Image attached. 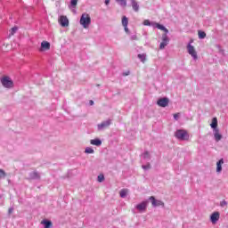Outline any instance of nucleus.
<instances>
[{
	"instance_id": "nucleus-1",
	"label": "nucleus",
	"mask_w": 228,
	"mask_h": 228,
	"mask_svg": "<svg viewBox=\"0 0 228 228\" xmlns=\"http://www.w3.org/2000/svg\"><path fill=\"white\" fill-rule=\"evenodd\" d=\"M175 137L180 142H188L190 140V133H188V130L178 129L175 132Z\"/></svg>"
},
{
	"instance_id": "nucleus-2",
	"label": "nucleus",
	"mask_w": 228,
	"mask_h": 228,
	"mask_svg": "<svg viewBox=\"0 0 228 228\" xmlns=\"http://www.w3.org/2000/svg\"><path fill=\"white\" fill-rule=\"evenodd\" d=\"M79 24L84 28V29H88L92 24V18L90 17V14L86 12L82 13Z\"/></svg>"
},
{
	"instance_id": "nucleus-3",
	"label": "nucleus",
	"mask_w": 228,
	"mask_h": 228,
	"mask_svg": "<svg viewBox=\"0 0 228 228\" xmlns=\"http://www.w3.org/2000/svg\"><path fill=\"white\" fill-rule=\"evenodd\" d=\"M187 53L194 60V61H197L199 60V53H197V49H195V46L191 45V43L187 45Z\"/></svg>"
},
{
	"instance_id": "nucleus-4",
	"label": "nucleus",
	"mask_w": 228,
	"mask_h": 228,
	"mask_svg": "<svg viewBox=\"0 0 228 228\" xmlns=\"http://www.w3.org/2000/svg\"><path fill=\"white\" fill-rule=\"evenodd\" d=\"M0 83L2 84L4 88H13V80H12L10 77H3L2 78H0Z\"/></svg>"
},
{
	"instance_id": "nucleus-5",
	"label": "nucleus",
	"mask_w": 228,
	"mask_h": 228,
	"mask_svg": "<svg viewBox=\"0 0 228 228\" xmlns=\"http://www.w3.org/2000/svg\"><path fill=\"white\" fill-rule=\"evenodd\" d=\"M149 200L151 201L152 208H165V201L158 200L154 196H151Z\"/></svg>"
},
{
	"instance_id": "nucleus-6",
	"label": "nucleus",
	"mask_w": 228,
	"mask_h": 228,
	"mask_svg": "<svg viewBox=\"0 0 228 228\" xmlns=\"http://www.w3.org/2000/svg\"><path fill=\"white\" fill-rule=\"evenodd\" d=\"M110 126H111V119H107L97 125V130L104 131V129H108V127H110Z\"/></svg>"
},
{
	"instance_id": "nucleus-7",
	"label": "nucleus",
	"mask_w": 228,
	"mask_h": 228,
	"mask_svg": "<svg viewBox=\"0 0 228 228\" xmlns=\"http://www.w3.org/2000/svg\"><path fill=\"white\" fill-rule=\"evenodd\" d=\"M161 40H162V42L159 45V49L161 51H163V49H165V47H167V45H168V44L170 42V38H168V35L162 34Z\"/></svg>"
},
{
	"instance_id": "nucleus-8",
	"label": "nucleus",
	"mask_w": 228,
	"mask_h": 228,
	"mask_svg": "<svg viewBox=\"0 0 228 228\" xmlns=\"http://www.w3.org/2000/svg\"><path fill=\"white\" fill-rule=\"evenodd\" d=\"M58 22L61 28H69V18L65 15H61L58 18Z\"/></svg>"
},
{
	"instance_id": "nucleus-9",
	"label": "nucleus",
	"mask_w": 228,
	"mask_h": 228,
	"mask_svg": "<svg viewBox=\"0 0 228 228\" xmlns=\"http://www.w3.org/2000/svg\"><path fill=\"white\" fill-rule=\"evenodd\" d=\"M169 103L170 99H168L167 97H163L157 101V104L158 106H159V108H167V106H168Z\"/></svg>"
},
{
	"instance_id": "nucleus-10",
	"label": "nucleus",
	"mask_w": 228,
	"mask_h": 228,
	"mask_svg": "<svg viewBox=\"0 0 228 228\" xmlns=\"http://www.w3.org/2000/svg\"><path fill=\"white\" fill-rule=\"evenodd\" d=\"M218 220H220V212L215 211L210 215V222L213 225H216L218 224Z\"/></svg>"
},
{
	"instance_id": "nucleus-11",
	"label": "nucleus",
	"mask_w": 228,
	"mask_h": 228,
	"mask_svg": "<svg viewBox=\"0 0 228 228\" xmlns=\"http://www.w3.org/2000/svg\"><path fill=\"white\" fill-rule=\"evenodd\" d=\"M28 181H39L40 173L37 171H31L28 173V176L27 177Z\"/></svg>"
},
{
	"instance_id": "nucleus-12",
	"label": "nucleus",
	"mask_w": 228,
	"mask_h": 228,
	"mask_svg": "<svg viewBox=\"0 0 228 228\" xmlns=\"http://www.w3.org/2000/svg\"><path fill=\"white\" fill-rule=\"evenodd\" d=\"M148 204H149V201H142L137 204L135 208L139 213H143L147 210Z\"/></svg>"
},
{
	"instance_id": "nucleus-13",
	"label": "nucleus",
	"mask_w": 228,
	"mask_h": 228,
	"mask_svg": "<svg viewBox=\"0 0 228 228\" xmlns=\"http://www.w3.org/2000/svg\"><path fill=\"white\" fill-rule=\"evenodd\" d=\"M51 49V43L47 41H42L41 46L39 48V53H45V51H49Z\"/></svg>"
},
{
	"instance_id": "nucleus-14",
	"label": "nucleus",
	"mask_w": 228,
	"mask_h": 228,
	"mask_svg": "<svg viewBox=\"0 0 228 228\" xmlns=\"http://www.w3.org/2000/svg\"><path fill=\"white\" fill-rule=\"evenodd\" d=\"M213 134H214V140L218 142L222 138H224V135L220 133V128H217L216 130H213Z\"/></svg>"
},
{
	"instance_id": "nucleus-15",
	"label": "nucleus",
	"mask_w": 228,
	"mask_h": 228,
	"mask_svg": "<svg viewBox=\"0 0 228 228\" xmlns=\"http://www.w3.org/2000/svg\"><path fill=\"white\" fill-rule=\"evenodd\" d=\"M130 4H131L132 10H134V12H140V4H138V1L130 0Z\"/></svg>"
},
{
	"instance_id": "nucleus-16",
	"label": "nucleus",
	"mask_w": 228,
	"mask_h": 228,
	"mask_svg": "<svg viewBox=\"0 0 228 228\" xmlns=\"http://www.w3.org/2000/svg\"><path fill=\"white\" fill-rule=\"evenodd\" d=\"M222 165H224V159H221L216 162V174H222V170H223Z\"/></svg>"
},
{
	"instance_id": "nucleus-17",
	"label": "nucleus",
	"mask_w": 228,
	"mask_h": 228,
	"mask_svg": "<svg viewBox=\"0 0 228 228\" xmlns=\"http://www.w3.org/2000/svg\"><path fill=\"white\" fill-rule=\"evenodd\" d=\"M210 127H211V129H213V131H215L216 129H219L218 128V118H212V121L210 123Z\"/></svg>"
},
{
	"instance_id": "nucleus-18",
	"label": "nucleus",
	"mask_w": 228,
	"mask_h": 228,
	"mask_svg": "<svg viewBox=\"0 0 228 228\" xmlns=\"http://www.w3.org/2000/svg\"><path fill=\"white\" fill-rule=\"evenodd\" d=\"M90 144L94 145L95 147H101L102 145V141L99 138L90 140Z\"/></svg>"
},
{
	"instance_id": "nucleus-19",
	"label": "nucleus",
	"mask_w": 228,
	"mask_h": 228,
	"mask_svg": "<svg viewBox=\"0 0 228 228\" xmlns=\"http://www.w3.org/2000/svg\"><path fill=\"white\" fill-rule=\"evenodd\" d=\"M41 225H44V228H53V222L51 220L44 219L41 221Z\"/></svg>"
},
{
	"instance_id": "nucleus-20",
	"label": "nucleus",
	"mask_w": 228,
	"mask_h": 228,
	"mask_svg": "<svg viewBox=\"0 0 228 228\" xmlns=\"http://www.w3.org/2000/svg\"><path fill=\"white\" fill-rule=\"evenodd\" d=\"M154 26L157 28V29H160V31H164V35H168V30L166 28L165 26L159 24V23H154Z\"/></svg>"
},
{
	"instance_id": "nucleus-21",
	"label": "nucleus",
	"mask_w": 228,
	"mask_h": 228,
	"mask_svg": "<svg viewBox=\"0 0 228 228\" xmlns=\"http://www.w3.org/2000/svg\"><path fill=\"white\" fill-rule=\"evenodd\" d=\"M141 158L145 161L151 160V151H145L142 153Z\"/></svg>"
},
{
	"instance_id": "nucleus-22",
	"label": "nucleus",
	"mask_w": 228,
	"mask_h": 228,
	"mask_svg": "<svg viewBox=\"0 0 228 228\" xmlns=\"http://www.w3.org/2000/svg\"><path fill=\"white\" fill-rule=\"evenodd\" d=\"M137 58L142 61V63H145L147 61V54L145 53H139Z\"/></svg>"
},
{
	"instance_id": "nucleus-23",
	"label": "nucleus",
	"mask_w": 228,
	"mask_h": 228,
	"mask_svg": "<svg viewBox=\"0 0 228 228\" xmlns=\"http://www.w3.org/2000/svg\"><path fill=\"white\" fill-rule=\"evenodd\" d=\"M128 193H129V190L128 189H122L119 191V196L121 197V199H126V197H127Z\"/></svg>"
},
{
	"instance_id": "nucleus-24",
	"label": "nucleus",
	"mask_w": 228,
	"mask_h": 228,
	"mask_svg": "<svg viewBox=\"0 0 228 228\" xmlns=\"http://www.w3.org/2000/svg\"><path fill=\"white\" fill-rule=\"evenodd\" d=\"M17 31H19V27H13L9 30V38L11 37H13V35H15L17 33Z\"/></svg>"
},
{
	"instance_id": "nucleus-25",
	"label": "nucleus",
	"mask_w": 228,
	"mask_h": 228,
	"mask_svg": "<svg viewBox=\"0 0 228 228\" xmlns=\"http://www.w3.org/2000/svg\"><path fill=\"white\" fill-rule=\"evenodd\" d=\"M142 170L147 172V170H151V168H152V166L151 165V163L148 162L144 165H142Z\"/></svg>"
},
{
	"instance_id": "nucleus-26",
	"label": "nucleus",
	"mask_w": 228,
	"mask_h": 228,
	"mask_svg": "<svg viewBox=\"0 0 228 228\" xmlns=\"http://www.w3.org/2000/svg\"><path fill=\"white\" fill-rule=\"evenodd\" d=\"M85 153L86 154H94L95 153V151L94 150V148L92 147H86L85 149Z\"/></svg>"
},
{
	"instance_id": "nucleus-27",
	"label": "nucleus",
	"mask_w": 228,
	"mask_h": 228,
	"mask_svg": "<svg viewBox=\"0 0 228 228\" xmlns=\"http://www.w3.org/2000/svg\"><path fill=\"white\" fill-rule=\"evenodd\" d=\"M117 3H118V4H120V6H122L123 8H126V6H127V0H116Z\"/></svg>"
},
{
	"instance_id": "nucleus-28",
	"label": "nucleus",
	"mask_w": 228,
	"mask_h": 228,
	"mask_svg": "<svg viewBox=\"0 0 228 228\" xmlns=\"http://www.w3.org/2000/svg\"><path fill=\"white\" fill-rule=\"evenodd\" d=\"M129 24V20H127V17L126 16H123L122 18V26L123 27H126Z\"/></svg>"
},
{
	"instance_id": "nucleus-29",
	"label": "nucleus",
	"mask_w": 228,
	"mask_h": 228,
	"mask_svg": "<svg viewBox=\"0 0 228 228\" xmlns=\"http://www.w3.org/2000/svg\"><path fill=\"white\" fill-rule=\"evenodd\" d=\"M198 36H199V38L204 39L206 37V32H204L202 30H199L198 31Z\"/></svg>"
},
{
	"instance_id": "nucleus-30",
	"label": "nucleus",
	"mask_w": 228,
	"mask_h": 228,
	"mask_svg": "<svg viewBox=\"0 0 228 228\" xmlns=\"http://www.w3.org/2000/svg\"><path fill=\"white\" fill-rule=\"evenodd\" d=\"M6 177V172L4 169H0V179Z\"/></svg>"
},
{
	"instance_id": "nucleus-31",
	"label": "nucleus",
	"mask_w": 228,
	"mask_h": 228,
	"mask_svg": "<svg viewBox=\"0 0 228 228\" xmlns=\"http://www.w3.org/2000/svg\"><path fill=\"white\" fill-rule=\"evenodd\" d=\"M70 4L73 8H76L77 6V0H71Z\"/></svg>"
},
{
	"instance_id": "nucleus-32",
	"label": "nucleus",
	"mask_w": 228,
	"mask_h": 228,
	"mask_svg": "<svg viewBox=\"0 0 228 228\" xmlns=\"http://www.w3.org/2000/svg\"><path fill=\"white\" fill-rule=\"evenodd\" d=\"M97 180H98V183H102V181H104V175H98Z\"/></svg>"
},
{
	"instance_id": "nucleus-33",
	"label": "nucleus",
	"mask_w": 228,
	"mask_h": 228,
	"mask_svg": "<svg viewBox=\"0 0 228 228\" xmlns=\"http://www.w3.org/2000/svg\"><path fill=\"white\" fill-rule=\"evenodd\" d=\"M143 26H151V20H145L143 21Z\"/></svg>"
},
{
	"instance_id": "nucleus-34",
	"label": "nucleus",
	"mask_w": 228,
	"mask_h": 228,
	"mask_svg": "<svg viewBox=\"0 0 228 228\" xmlns=\"http://www.w3.org/2000/svg\"><path fill=\"white\" fill-rule=\"evenodd\" d=\"M9 45H8V44H4V45H3V47H2V51H8V49H6V48H8Z\"/></svg>"
},
{
	"instance_id": "nucleus-35",
	"label": "nucleus",
	"mask_w": 228,
	"mask_h": 228,
	"mask_svg": "<svg viewBox=\"0 0 228 228\" xmlns=\"http://www.w3.org/2000/svg\"><path fill=\"white\" fill-rule=\"evenodd\" d=\"M220 206H221V208H225V206H227V201H225V200L221 201Z\"/></svg>"
},
{
	"instance_id": "nucleus-36",
	"label": "nucleus",
	"mask_w": 228,
	"mask_h": 228,
	"mask_svg": "<svg viewBox=\"0 0 228 228\" xmlns=\"http://www.w3.org/2000/svg\"><path fill=\"white\" fill-rule=\"evenodd\" d=\"M173 117H174L175 120H179L180 114L179 113H175V114H174Z\"/></svg>"
},
{
	"instance_id": "nucleus-37",
	"label": "nucleus",
	"mask_w": 228,
	"mask_h": 228,
	"mask_svg": "<svg viewBox=\"0 0 228 228\" xmlns=\"http://www.w3.org/2000/svg\"><path fill=\"white\" fill-rule=\"evenodd\" d=\"M129 74H131V71L127 70L122 73V76L126 77V76H129Z\"/></svg>"
},
{
	"instance_id": "nucleus-38",
	"label": "nucleus",
	"mask_w": 228,
	"mask_h": 228,
	"mask_svg": "<svg viewBox=\"0 0 228 228\" xmlns=\"http://www.w3.org/2000/svg\"><path fill=\"white\" fill-rule=\"evenodd\" d=\"M130 38H131V40H138V36L134 35Z\"/></svg>"
},
{
	"instance_id": "nucleus-39",
	"label": "nucleus",
	"mask_w": 228,
	"mask_h": 228,
	"mask_svg": "<svg viewBox=\"0 0 228 228\" xmlns=\"http://www.w3.org/2000/svg\"><path fill=\"white\" fill-rule=\"evenodd\" d=\"M123 28H125L126 33H129V28H127V26L123 27Z\"/></svg>"
},
{
	"instance_id": "nucleus-40",
	"label": "nucleus",
	"mask_w": 228,
	"mask_h": 228,
	"mask_svg": "<svg viewBox=\"0 0 228 228\" xmlns=\"http://www.w3.org/2000/svg\"><path fill=\"white\" fill-rule=\"evenodd\" d=\"M110 0H105V1H104L106 6H108V4H110Z\"/></svg>"
},
{
	"instance_id": "nucleus-41",
	"label": "nucleus",
	"mask_w": 228,
	"mask_h": 228,
	"mask_svg": "<svg viewBox=\"0 0 228 228\" xmlns=\"http://www.w3.org/2000/svg\"><path fill=\"white\" fill-rule=\"evenodd\" d=\"M89 104H90V106H94V101H93V100H90V101H89Z\"/></svg>"
},
{
	"instance_id": "nucleus-42",
	"label": "nucleus",
	"mask_w": 228,
	"mask_h": 228,
	"mask_svg": "<svg viewBox=\"0 0 228 228\" xmlns=\"http://www.w3.org/2000/svg\"><path fill=\"white\" fill-rule=\"evenodd\" d=\"M13 213V208H9V215H12Z\"/></svg>"
},
{
	"instance_id": "nucleus-43",
	"label": "nucleus",
	"mask_w": 228,
	"mask_h": 228,
	"mask_svg": "<svg viewBox=\"0 0 228 228\" xmlns=\"http://www.w3.org/2000/svg\"><path fill=\"white\" fill-rule=\"evenodd\" d=\"M188 44H193V39H191V41Z\"/></svg>"
},
{
	"instance_id": "nucleus-44",
	"label": "nucleus",
	"mask_w": 228,
	"mask_h": 228,
	"mask_svg": "<svg viewBox=\"0 0 228 228\" xmlns=\"http://www.w3.org/2000/svg\"><path fill=\"white\" fill-rule=\"evenodd\" d=\"M0 199H1V196H0Z\"/></svg>"
}]
</instances>
